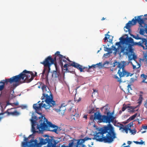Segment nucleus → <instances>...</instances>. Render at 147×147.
<instances>
[{"label": "nucleus", "mask_w": 147, "mask_h": 147, "mask_svg": "<svg viewBox=\"0 0 147 147\" xmlns=\"http://www.w3.org/2000/svg\"><path fill=\"white\" fill-rule=\"evenodd\" d=\"M42 89L43 91L42 102L39 103L40 101H39L37 103L33 105V108L36 111L41 109V108H44L45 109H51V108L53 109H55L57 112H59L61 114L64 113L65 108L64 106H63L62 105L59 107V109L55 108L56 106H57L55 103V102L53 100V97L52 93L49 88L45 85L43 84L42 87Z\"/></svg>", "instance_id": "obj_2"}, {"label": "nucleus", "mask_w": 147, "mask_h": 147, "mask_svg": "<svg viewBox=\"0 0 147 147\" xmlns=\"http://www.w3.org/2000/svg\"><path fill=\"white\" fill-rule=\"evenodd\" d=\"M144 107L147 108V100L145 102Z\"/></svg>", "instance_id": "obj_39"}, {"label": "nucleus", "mask_w": 147, "mask_h": 147, "mask_svg": "<svg viewBox=\"0 0 147 147\" xmlns=\"http://www.w3.org/2000/svg\"><path fill=\"white\" fill-rule=\"evenodd\" d=\"M123 147H130V146L128 145V146H124Z\"/></svg>", "instance_id": "obj_54"}, {"label": "nucleus", "mask_w": 147, "mask_h": 147, "mask_svg": "<svg viewBox=\"0 0 147 147\" xmlns=\"http://www.w3.org/2000/svg\"><path fill=\"white\" fill-rule=\"evenodd\" d=\"M13 104H14L15 106H18V105L19 103L18 102H14L13 103Z\"/></svg>", "instance_id": "obj_40"}, {"label": "nucleus", "mask_w": 147, "mask_h": 147, "mask_svg": "<svg viewBox=\"0 0 147 147\" xmlns=\"http://www.w3.org/2000/svg\"><path fill=\"white\" fill-rule=\"evenodd\" d=\"M125 143H124L123 144V145H125Z\"/></svg>", "instance_id": "obj_63"}, {"label": "nucleus", "mask_w": 147, "mask_h": 147, "mask_svg": "<svg viewBox=\"0 0 147 147\" xmlns=\"http://www.w3.org/2000/svg\"><path fill=\"white\" fill-rule=\"evenodd\" d=\"M94 109H92L90 110L89 111V113H93L94 112Z\"/></svg>", "instance_id": "obj_37"}, {"label": "nucleus", "mask_w": 147, "mask_h": 147, "mask_svg": "<svg viewBox=\"0 0 147 147\" xmlns=\"http://www.w3.org/2000/svg\"><path fill=\"white\" fill-rule=\"evenodd\" d=\"M71 67H69V68H68V71L67 70V71H67V72H69L71 71L69 70V69H70V68Z\"/></svg>", "instance_id": "obj_47"}, {"label": "nucleus", "mask_w": 147, "mask_h": 147, "mask_svg": "<svg viewBox=\"0 0 147 147\" xmlns=\"http://www.w3.org/2000/svg\"><path fill=\"white\" fill-rule=\"evenodd\" d=\"M90 119L91 120H96L95 119L94 116L91 115L90 117Z\"/></svg>", "instance_id": "obj_36"}, {"label": "nucleus", "mask_w": 147, "mask_h": 147, "mask_svg": "<svg viewBox=\"0 0 147 147\" xmlns=\"http://www.w3.org/2000/svg\"><path fill=\"white\" fill-rule=\"evenodd\" d=\"M60 74V73L59 71H53L52 76L53 77L57 78L58 77Z\"/></svg>", "instance_id": "obj_16"}, {"label": "nucleus", "mask_w": 147, "mask_h": 147, "mask_svg": "<svg viewBox=\"0 0 147 147\" xmlns=\"http://www.w3.org/2000/svg\"><path fill=\"white\" fill-rule=\"evenodd\" d=\"M137 115V113H136L134 115L130 117L129 119L131 120H134L136 117Z\"/></svg>", "instance_id": "obj_25"}, {"label": "nucleus", "mask_w": 147, "mask_h": 147, "mask_svg": "<svg viewBox=\"0 0 147 147\" xmlns=\"http://www.w3.org/2000/svg\"><path fill=\"white\" fill-rule=\"evenodd\" d=\"M72 111L73 112H74V113H71L72 116H76V117H77V116H78V114L75 113L76 112V110L75 109H73Z\"/></svg>", "instance_id": "obj_24"}, {"label": "nucleus", "mask_w": 147, "mask_h": 147, "mask_svg": "<svg viewBox=\"0 0 147 147\" xmlns=\"http://www.w3.org/2000/svg\"><path fill=\"white\" fill-rule=\"evenodd\" d=\"M104 50L105 51H107L108 53H112V49L111 48H107L104 47Z\"/></svg>", "instance_id": "obj_19"}, {"label": "nucleus", "mask_w": 147, "mask_h": 147, "mask_svg": "<svg viewBox=\"0 0 147 147\" xmlns=\"http://www.w3.org/2000/svg\"><path fill=\"white\" fill-rule=\"evenodd\" d=\"M37 72H35L34 75L32 72L24 70L20 74L17 75L18 77L19 78L20 84L30 82L37 76Z\"/></svg>", "instance_id": "obj_8"}, {"label": "nucleus", "mask_w": 147, "mask_h": 147, "mask_svg": "<svg viewBox=\"0 0 147 147\" xmlns=\"http://www.w3.org/2000/svg\"><path fill=\"white\" fill-rule=\"evenodd\" d=\"M69 111L71 112V111H72V108H70L69 109Z\"/></svg>", "instance_id": "obj_53"}, {"label": "nucleus", "mask_w": 147, "mask_h": 147, "mask_svg": "<svg viewBox=\"0 0 147 147\" xmlns=\"http://www.w3.org/2000/svg\"><path fill=\"white\" fill-rule=\"evenodd\" d=\"M122 129L125 130V132L127 134L128 133V130L129 128H128L126 126H125L122 128Z\"/></svg>", "instance_id": "obj_29"}, {"label": "nucleus", "mask_w": 147, "mask_h": 147, "mask_svg": "<svg viewBox=\"0 0 147 147\" xmlns=\"http://www.w3.org/2000/svg\"><path fill=\"white\" fill-rule=\"evenodd\" d=\"M110 54V53H107L104 54V56H107L108 55H109Z\"/></svg>", "instance_id": "obj_44"}, {"label": "nucleus", "mask_w": 147, "mask_h": 147, "mask_svg": "<svg viewBox=\"0 0 147 147\" xmlns=\"http://www.w3.org/2000/svg\"><path fill=\"white\" fill-rule=\"evenodd\" d=\"M28 138H25L24 140L25 142H22L23 147H35V143L33 142H31V140L30 142H28Z\"/></svg>", "instance_id": "obj_11"}, {"label": "nucleus", "mask_w": 147, "mask_h": 147, "mask_svg": "<svg viewBox=\"0 0 147 147\" xmlns=\"http://www.w3.org/2000/svg\"><path fill=\"white\" fill-rule=\"evenodd\" d=\"M113 64V67H115L116 65H117V68L119 69L117 74L119 77V78L116 75H115L114 78L116 79L117 81L119 83L125 82V81H123L122 80L121 78L122 77L131 76L133 75V74L129 72L125 69V64L124 62L119 63L116 61Z\"/></svg>", "instance_id": "obj_6"}, {"label": "nucleus", "mask_w": 147, "mask_h": 147, "mask_svg": "<svg viewBox=\"0 0 147 147\" xmlns=\"http://www.w3.org/2000/svg\"><path fill=\"white\" fill-rule=\"evenodd\" d=\"M127 90L129 92L130 90H132L131 85L129 84H128L127 86Z\"/></svg>", "instance_id": "obj_32"}, {"label": "nucleus", "mask_w": 147, "mask_h": 147, "mask_svg": "<svg viewBox=\"0 0 147 147\" xmlns=\"http://www.w3.org/2000/svg\"><path fill=\"white\" fill-rule=\"evenodd\" d=\"M73 144V142L69 143V147H71L72 146Z\"/></svg>", "instance_id": "obj_41"}, {"label": "nucleus", "mask_w": 147, "mask_h": 147, "mask_svg": "<svg viewBox=\"0 0 147 147\" xmlns=\"http://www.w3.org/2000/svg\"><path fill=\"white\" fill-rule=\"evenodd\" d=\"M45 60L42 61L40 62V63L43 64L44 66V69L42 73V75H43L45 74V72L46 71V75L47 76L49 73L50 72V67L51 65H47L44 64V62H45Z\"/></svg>", "instance_id": "obj_12"}, {"label": "nucleus", "mask_w": 147, "mask_h": 147, "mask_svg": "<svg viewBox=\"0 0 147 147\" xmlns=\"http://www.w3.org/2000/svg\"><path fill=\"white\" fill-rule=\"evenodd\" d=\"M136 58H137L136 56L135 55H132V57L131 58H130V56H129V59L130 60H131L132 59H133L134 60H135Z\"/></svg>", "instance_id": "obj_28"}, {"label": "nucleus", "mask_w": 147, "mask_h": 147, "mask_svg": "<svg viewBox=\"0 0 147 147\" xmlns=\"http://www.w3.org/2000/svg\"><path fill=\"white\" fill-rule=\"evenodd\" d=\"M126 36H127V34ZM120 39L123 45V46L122 47L121 52H123L125 55L132 51V46L134 45L141 47H143V49L147 50V39L146 38H143L141 41L138 42H134L132 38L128 36L125 38L121 37Z\"/></svg>", "instance_id": "obj_4"}, {"label": "nucleus", "mask_w": 147, "mask_h": 147, "mask_svg": "<svg viewBox=\"0 0 147 147\" xmlns=\"http://www.w3.org/2000/svg\"><path fill=\"white\" fill-rule=\"evenodd\" d=\"M19 79V78L16 75L10 78L2 80L0 82V91L4 89L5 85L7 86L10 89L16 87L20 84Z\"/></svg>", "instance_id": "obj_7"}, {"label": "nucleus", "mask_w": 147, "mask_h": 147, "mask_svg": "<svg viewBox=\"0 0 147 147\" xmlns=\"http://www.w3.org/2000/svg\"><path fill=\"white\" fill-rule=\"evenodd\" d=\"M129 130L130 131V132L132 134H134L136 132V131L135 130H133L132 129H131V128H129Z\"/></svg>", "instance_id": "obj_31"}, {"label": "nucleus", "mask_w": 147, "mask_h": 147, "mask_svg": "<svg viewBox=\"0 0 147 147\" xmlns=\"http://www.w3.org/2000/svg\"><path fill=\"white\" fill-rule=\"evenodd\" d=\"M146 33L147 34V28H146Z\"/></svg>", "instance_id": "obj_57"}, {"label": "nucleus", "mask_w": 147, "mask_h": 147, "mask_svg": "<svg viewBox=\"0 0 147 147\" xmlns=\"http://www.w3.org/2000/svg\"><path fill=\"white\" fill-rule=\"evenodd\" d=\"M141 78L142 79V82L147 83V82H145V80H146L147 78V76L144 74H143L141 75Z\"/></svg>", "instance_id": "obj_17"}, {"label": "nucleus", "mask_w": 147, "mask_h": 147, "mask_svg": "<svg viewBox=\"0 0 147 147\" xmlns=\"http://www.w3.org/2000/svg\"><path fill=\"white\" fill-rule=\"evenodd\" d=\"M108 39V38L107 36H105V37L104 38V39L105 40L104 41L106 42V40H107V41H108L107 40Z\"/></svg>", "instance_id": "obj_38"}, {"label": "nucleus", "mask_w": 147, "mask_h": 147, "mask_svg": "<svg viewBox=\"0 0 147 147\" xmlns=\"http://www.w3.org/2000/svg\"><path fill=\"white\" fill-rule=\"evenodd\" d=\"M109 32H108L107 33V34H108L109 33Z\"/></svg>", "instance_id": "obj_61"}, {"label": "nucleus", "mask_w": 147, "mask_h": 147, "mask_svg": "<svg viewBox=\"0 0 147 147\" xmlns=\"http://www.w3.org/2000/svg\"><path fill=\"white\" fill-rule=\"evenodd\" d=\"M102 67V64L101 63H98L95 65H92L91 66H89L88 69L87 67H85V69L88 72H89L90 69L91 68H95L96 67H99V68H101Z\"/></svg>", "instance_id": "obj_13"}, {"label": "nucleus", "mask_w": 147, "mask_h": 147, "mask_svg": "<svg viewBox=\"0 0 147 147\" xmlns=\"http://www.w3.org/2000/svg\"><path fill=\"white\" fill-rule=\"evenodd\" d=\"M62 147H65V146L64 145H63L62 146Z\"/></svg>", "instance_id": "obj_59"}, {"label": "nucleus", "mask_w": 147, "mask_h": 147, "mask_svg": "<svg viewBox=\"0 0 147 147\" xmlns=\"http://www.w3.org/2000/svg\"><path fill=\"white\" fill-rule=\"evenodd\" d=\"M133 123H130L127 125V127L128 128H129V127H131V126H132Z\"/></svg>", "instance_id": "obj_34"}, {"label": "nucleus", "mask_w": 147, "mask_h": 147, "mask_svg": "<svg viewBox=\"0 0 147 147\" xmlns=\"http://www.w3.org/2000/svg\"><path fill=\"white\" fill-rule=\"evenodd\" d=\"M143 100V97H142V95H140L139 96V97L138 100V103L140 104L142 103V100Z\"/></svg>", "instance_id": "obj_22"}, {"label": "nucleus", "mask_w": 147, "mask_h": 147, "mask_svg": "<svg viewBox=\"0 0 147 147\" xmlns=\"http://www.w3.org/2000/svg\"><path fill=\"white\" fill-rule=\"evenodd\" d=\"M130 34L132 37L133 38H135L136 40L140 39L142 40V39L143 38H142L139 37L138 35H137V36H135L132 34Z\"/></svg>", "instance_id": "obj_18"}, {"label": "nucleus", "mask_w": 147, "mask_h": 147, "mask_svg": "<svg viewBox=\"0 0 147 147\" xmlns=\"http://www.w3.org/2000/svg\"><path fill=\"white\" fill-rule=\"evenodd\" d=\"M131 143V141H128L127 142V144H129V145H130V144Z\"/></svg>", "instance_id": "obj_46"}, {"label": "nucleus", "mask_w": 147, "mask_h": 147, "mask_svg": "<svg viewBox=\"0 0 147 147\" xmlns=\"http://www.w3.org/2000/svg\"><path fill=\"white\" fill-rule=\"evenodd\" d=\"M95 119L100 120V122L108 123L107 126H105L101 128L99 130V133L102 135V138H99L98 135L96 136V139L97 141L111 143L116 138L115 134L114 132L113 128L110 124L111 122L116 123L115 119L116 117L113 116V113L107 112V115H101L99 112H96L94 114Z\"/></svg>", "instance_id": "obj_1"}, {"label": "nucleus", "mask_w": 147, "mask_h": 147, "mask_svg": "<svg viewBox=\"0 0 147 147\" xmlns=\"http://www.w3.org/2000/svg\"><path fill=\"white\" fill-rule=\"evenodd\" d=\"M142 127L143 129H147V126H143Z\"/></svg>", "instance_id": "obj_43"}, {"label": "nucleus", "mask_w": 147, "mask_h": 147, "mask_svg": "<svg viewBox=\"0 0 147 147\" xmlns=\"http://www.w3.org/2000/svg\"><path fill=\"white\" fill-rule=\"evenodd\" d=\"M134 142L137 144H142L144 142H143V141L142 140H141L140 142L134 141Z\"/></svg>", "instance_id": "obj_26"}, {"label": "nucleus", "mask_w": 147, "mask_h": 147, "mask_svg": "<svg viewBox=\"0 0 147 147\" xmlns=\"http://www.w3.org/2000/svg\"><path fill=\"white\" fill-rule=\"evenodd\" d=\"M40 119L39 121V125L37 124L36 128L35 127L36 125V121L33 119L31 120L32 123V131L33 133L36 132L40 133L42 131L46 130L58 134L61 130L60 128L57 126L48 121L45 117L42 116Z\"/></svg>", "instance_id": "obj_3"}, {"label": "nucleus", "mask_w": 147, "mask_h": 147, "mask_svg": "<svg viewBox=\"0 0 147 147\" xmlns=\"http://www.w3.org/2000/svg\"><path fill=\"white\" fill-rule=\"evenodd\" d=\"M122 113V111H119V113L120 114L121 113Z\"/></svg>", "instance_id": "obj_52"}, {"label": "nucleus", "mask_w": 147, "mask_h": 147, "mask_svg": "<svg viewBox=\"0 0 147 147\" xmlns=\"http://www.w3.org/2000/svg\"><path fill=\"white\" fill-rule=\"evenodd\" d=\"M90 139H91L90 138L86 137L80 140L81 141V142L80 143V144H82V143H84L85 141Z\"/></svg>", "instance_id": "obj_20"}, {"label": "nucleus", "mask_w": 147, "mask_h": 147, "mask_svg": "<svg viewBox=\"0 0 147 147\" xmlns=\"http://www.w3.org/2000/svg\"><path fill=\"white\" fill-rule=\"evenodd\" d=\"M146 132V131H142V133H145Z\"/></svg>", "instance_id": "obj_55"}, {"label": "nucleus", "mask_w": 147, "mask_h": 147, "mask_svg": "<svg viewBox=\"0 0 147 147\" xmlns=\"http://www.w3.org/2000/svg\"><path fill=\"white\" fill-rule=\"evenodd\" d=\"M38 113V114H40V115L41 114V113Z\"/></svg>", "instance_id": "obj_62"}, {"label": "nucleus", "mask_w": 147, "mask_h": 147, "mask_svg": "<svg viewBox=\"0 0 147 147\" xmlns=\"http://www.w3.org/2000/svg\"><path fill=\"white\" fill-rule=\"evenodd\" d=\"M128 106L126 105H123V107L122 108V111H124L126 109L128 108Z\"/></svg>", "instance_id": "obj_27"}, {"label": "nucleus", "mask_w": 147, "mask_h": 147, "mask_svg": "<svg viewBox=\"0 0 147 147\" xmlns=\"http://www.w3.org/2000/svg\"><path fill=\"white\" fill-rule=\"evenodd\" d=\"M14 109H15V108H13L11 109H7V116H9L11 115L13 116H18L20 114V113L18 112L17 111H15L12 112H10L9 111L10 110Z\"/></svg>", "instance_id": "obj_14"}, {"label": "nucleus", "mask_w": 147, "mask_h": 147, "mask_svg": "<svg viewBox=\"0 0 147 147\" xmlns=\"http://www.w3.org/2000/svg\"><path fill=\"white\" fill-rule=\"evenodd\" d=\"M79 143V142H78V144L76 145V147H80L79 146H78V145H79V144H78Z\"/></svg>", "instance_id": "obj_50"}, {"label": "nucleus", "mask_w": 147, "mask_h": 147, "mask_svg": "<svg viewBox=\"0 0 147 147\" xmlns=\"http://www.w3.org/2000/svg\"><path fill=\"white\" fill-rule=\"evenodd\" d=\"M115 68H112V69H111V70L112 71H115Z\"/></svg>", "instance_id": "obj_48"}, {"label": "nucleus", "mask_w": 147, "mask_h": 147, "mask_svg": "<svg viewBox=\"0 0 147 147\" xmlns=\"http://www.w3.org/2000/svg\"><path fill=\"white\" fill-rule=\"evenodd\" d=\"M7 110L4 113H1L0 114V115H3L4 114L7 113Z\"/></svg>", "instance_id": "obj_42"}, {"label": "nucleus", "mask_w": 147, "mask_h": 147, "mask_svg": "<svg viewBox=\"0 0 147 147\" xmlns=\"http://www.w3.org/2000/svg\"><path fill=\"white\" fill-rule=\"evenodd\" d=\"M63 56V55L60 54L59 51H57L53 55V58H52V57L51 56H49L47 57L45 59V62H44V63L46 65H49L54 64L56 68V59H57L59 62Z\"/></svg>", "instance_id": "obj_9"}, {"label": "nucleus", "mask_w": 147, "mask_h": 147, "mask_svg": "<svg viewBox=\"0 0 147 147\" xmlns=\"http://www.w3.org/2000/svg\"><path fill=\"white\" fill-rule=\"evenodd\" d=\"M83 118H85V119H87V115H85L83 117Z\"/></svg>", "instance_id": "obj_45"}, {"label": "nucleus", "mask_w": 147, "mask_h": 147, "mask_svg": "<svg viewBox=\"0 0 147 147\" xmlns=\"http://www.w3.org/2000/svg\"><path fill=\"white\" fill-rule=\"evenodd\" d=\"M82 147H86L85 144H82Z\"/></svg>", "instance_id": "obj_49"}, {"label": "nucleus", "mask_w": 147, "mask_h": 147, "mask_svg": "<svg viewBox=\"0 0 147 147\" xmlns=\"http://www.w3.org/2000/svg\"><path fill=\"white\" fill-rule=\"evenodd\" d=\"M1 118H2L1 117H0V120L1 119Z\"/></svg>", "instance_id": "obj_64"}, {"label": "nucleus", "mask_w": 147, "mask_h": 147, "mask_svg": "<svg viewBox=\"0 0 147 147\" xmlns=\"http://www.w3.org/2000/svg\"><path fill=\"white\" fill-rule=\"evenodd\" d=\"M81 100V98H79L78 99L75 96L74 98V101L75 102H78L80 101Z\"/></svg>", "instance_id": "obj_30"}, {"label": "nucleus", "mask_w": 147, "mask_h": 147, "mask_svg": "<svg viewBox=\"0 0 147 147\" xmlns=\"http://www.w3.org/2000/svg\"><path fill=\"white\" fill-rule=\"evenodd\" d=\"M66 60L71 62V63L65 64L64 65L63 67L65 68V69H64L66 71L67 70L68 71V68H69L70 67H71V66H72L79 70L80 72H84V71H83V70H84L85 69V67H82V66L79 64L76 63L75 62L71 61L68 58H66Z\"/></svg>", "instance_id": "obj_10"}, {"label": "nucleus", "mask_w": 147, "mask_h": 147, "mask_svg": "<svg viewBox=\"0 0 147 147\" xmlns=\"http://www.w3.org/2000/svg\"><path fill=\"white\" fill-rule=\"evenodd\" d=\"M128 108H129L128 109L130 111L133 112L134 111V108H133V107L128 106Z\"/></svg>", "instance_id": "obj_33"}, {"label": "nucleus", "mask_w": 147, "mask_h": 147, "mask_svg": "<svg viewBox=\"0 0 147 147\" xmlns=\"http://www.w3.org/2000/svg\"><path fill=\"white\" fill-rule=\"evenodd\" d=\"M105 36H107L108 37V38L109 40V42H111L113 40V37L111 36H110V35L107 34H105Z\"/></svg>", "instance_id": "obj_23"}, {"label": "nucleus", "mask_w": 147, "mask_h": 147, "mask_svg": "<svg viewBox=\"0 0 147 147\" xmlns=\"http://www.w3.org/2000/svg\"><path fill=\"white\" fill-rule=\"evenodd\" d=\"M144 16H147V14H145L144 15Z\"/></svg>", "instance_id": "obj_58"}, {"label": "nucleus", "mask_w": 147, "mask_h": 147, "mask_svg": "<svg viewBox=\"0 0 147 147\" xmlns=\"http://www.w3.org/2000/svg\"><path fill=\"white\" fill-rule=\"evenodd\" d=\"M105 18H104V17H103V18H102V20H105Z\"/></svg>", "instance_id": "obj_56"}, {"label": "nucleus", "mask_w": 147, "mask_h": 147, "mask_svg": "<svg viewBox=\"0 0 147 147\" xmlns=\"http://www.w3.org/2000/svg\"><path fill=\"white\" fill-rule=\"evenodd\" d=\"M112 48H111V49H112V50L113 51H117V49L113 45L112 47Z\"/></svg>", "instance_id": "obj_35"}, {"label": "nucleus", "mask_w": 147, "mask_h": 147, "mask_svg": "<svg viewBox=\"0 0 147 147\" xmlns=\"http://www.w3.org/2000/svg\"><path fill=\"white\" fill-rule=\"evenodd\" d=\"M63 62L65 63H66L67 62L66 58L65 57L63 56L62 57V58H61L60 61L59 62V64L60 65L62 69H63Z\"/></svg>", "instance_id": "obj_15"}, {"label": "nucleus", "mask_w": 147, "mask_h": 147, "mask_svg": "<svg viewBox=\"0 0 147 147\" xmlns=\"http://www.w3.org/2000/svg\"><path fill=\"white\" fill-rule=\"evenodd\" d=\"M133 80V78H131V80H132H132Z\"/></svg>", "instance_id": "obj_60"}, {"label": "nucleus", "mask_w": 147, "mask_h": 147, "mask_svg": "<svg viewBox=\"0 0 147 147\" xmlns=\"http://www.w3.org/2000/svg\"><path fill=\"white\" fill-rule=\"evenodd\" d=\"M143 15L138 16L137 17V18H136V17H135L134 18H133L131 20V21H129L126 24L124 28H125L127 30L125 31L127 32V31L130 34L131 30L130 29V28L131 25H134L136 24L137 22L140 25V27H141L140 28L139 33L141 35H144L145 33H146V30L147 28V25L144 22V19L141 18V17L143 16Z\"/></svg>", "instance_id": "obj_5"}, {"label": "nucleus", "mask_w": 147, "mask_h": 147, "mask_svg": "<svg viewBox=\"0 0 147 147\" xmlns=\"http://www.w3.org/2000/svg\"><path fill=\"white\" fill-rule=\"evenodd\" d=\"M119 40H120V42H116V43H115V45L118 46L119 47H120V42H121L122 43V44H123V43H122V42H121V40H120V38H119ZM122 45H123V44H122ZM123 46H121V49H122V47H123ZM121 51H120V53H120V54H121V53H123V55H124V54H123V52H121Z\"/></svg>", "instance_id": "obj_21"}, {"label": "nucleus", "mask_w": 147, "mask_h": 147, "mask_svg": "<svg viewBox=\"0 0 147 147\" xmlns=\"http://www.w3.org/2000/svg\"><path fill=\"white\" fill-rule=\"evenodd\" d=\"M11 105V103H9L8 102L7 103V105Z\"/></svg>", "instance_id": "obj_51"}]
</instances>
